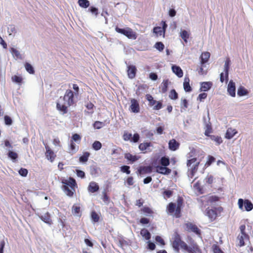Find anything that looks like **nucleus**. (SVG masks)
<instances>
[{"label": "nucleus", "mask_w": 253, "mask_h": 253, "mask_svg": "<svg viewBox=\"0 0 253 253\" xmlns=\"http://www.w3.org/2000/svg\"><path fill=\"white\" fill-rule=\"evenodd\" d=\"M76 102L75 97L73 92L70 89H67L64 95L60 97L57 101V109L62 114L67 113L68 108Z\"/></svg>", "instance_id": "1"}, {"label": "nucleus", "mask_w": 253, "mask_h": 253, "mask_svg": "<svg viewBox=\"0 0 253 253\" xmlns=\"http://www.w3.org/2000/svg\"><path fill=\"white\" fill-rule=\"evenodd\" d=\"M62 183L64 184L62 189L66 194L69 197H72L74 193L75 192V188L77 187V184L75 180L70 177L68 179L62 181Z\"/></svg>", "instance_id": "2"}, {"label": "nucleus", "mask_w": 253, "mask_h": 253, "mask_svg": "<svg viewBox=\"0 0 253 253\" xmlns=\"http://www.w3.org/2000/svg\"><path fill=\"white\" fill-rule=\"evenodd\" d=\"M200 160L195 158L188 160L187 166L188 167V176L190 178L192 179L197 172Z\"/></svg>", "instance_id": "3"}, {"label": "nucleus", "mask_w": 253, "mask_h": 253, "mask_svg": "<svg viewBox=\"0 0 253 253\" xmlns=\"http://www.w3.org/2000/svg\"><path fill=\"white\" fill-rule=\"evenodd\" d=\"M180 207L181 204L180 203L179 200H178L177 207H176V205L175 204L173 203H170L167 207L168 213L171 214L173 213L174 215L176 217H179L180 212Z\"/></svg>", "instance_id": "4"}, {"label": "nucleus", "mask_w": 253, "mask_h": 253, "mask_svg": "<svg viewBox=\"0 0 253 253\" xmlns=\"http://www.w3.org/2000/svg\"><path fill=\"white\" fill-rule=\"evenodd\" d=\"M115 30L117 32L123 34L126 36L129 39H135L136 36L132 30L129 28H126V29H121L118 27L115 28Z\"/></svg>", "instance_id": "5"}, {"label": "nucleus", "mask_w": 253, "mask_h": 253, "mask_svg": "<svg viewBox=\"0 0 253 253\" xmlns=\"http://www.w3.org/2000/svg\"><path fill=\"white\" fill-rule=\"evenodd\" d=\"M245 205V209L247 211H250L253 209V204L248 200H246L245 201L242 199H239L238 202L239 208L243 211V204Z\"/></svg>", "instance_id": "6"}, {"label": "nucleus", "mask_w": 253, "mask_h": 253, "mask_svg": "<svg viewBox=\"0 0 253 253\" xmlns=\"http://www.w3.org/2000/svg\"><path fill=\"white\" fill-rule=\"evenodd\" d=\"M172 246L174 250L178 252L179 250V245L182 242L180 235L177 232H174L172 235Z\"/></svg>", "instance_id": "7"}, {"label": "nucleus", "mask_w": 253, "mask_h": 253, "mask_svg": "<svg viewBox=\"0 0 253 253\" xmlns=\"http://www.w3.org/2000/svg\"><path fill=\"white\" fill-rule=\"evenodd\" d=\"M43 143L45 146V148L46 149L45 152V156L47 160H49L51 162H52L55 157V155L52 150L50 149L49 146H48L46 144H45L44 142Z\"/></svg>", "instance_id": "8"}, {"label": "nucleus", "mask_w": 253, "mask_h": 253, "mask_svg": "<svg viewBox=\"0 0 253 253\" xmlns=\"http://www.w3.org/2000/svg\"><path fill=\"white\" fill-rule=\"evenodd\" d=\"M129 110L134 113H138L139 112V104L138 102L136 99L133 98L131 99Z\"/></svg>", "instance_id": "9"}, {"label": "nucleus", "mask_w": 253, "mask_h": 253, "mask_svg": "<svg viewBox=\"0 0 253 253\" xmlns=\"http://www.w3.org/2000/svg\"><path fill=\"white\" fill-rule=\"evenodd\" d=\"M185 229L189 232H193L197 235L200 234V230L197 226L192 223L188 222L185 224Z\"/></svg>", "instance_id": "10"}, {"label": "nucleus", "mask_w": 253, "mask_h": 253, "mask_svg": "<svg viewBox=\"0 0 253 253\" xmlns=\"http://www.w3.org/2000/svg\"><path fill=\"white\" fill-rule=\"evenodd\" d=\"M227 91H228L229 94L230 95H231L232 97L235 96V95H236L235 84L232 81H230L229 82V84H228V86H227Z\"/></svg>", "instance_id": "11"}, {"label": "nucleus", "mask_w": 253, "mask_h": 253, "mask_svg": "<svg viewBox=\"0 0 253 253\" xmlns=\"http://www.w3.org/2000/svg\"><path fill=\"white\" fill-rule=\"evenodd\" d=\"M237 240L240 246H244L245 241L248 240V236L246 233L240 234L237 238Z\"/></svg>", "instance_id": "12"}, {"label": "nucleus", "mask_w": 253, "mask_h": 253, "mask_svg": "<svg viewBox=\"0 0 253 253\" xmlns=\"http://www.w3.org/2000/svg\"><path fill=\"white\" fill-rule=\"evenodd\" d=\"M127 75L129 78L133 79L135 77L136 69L134 66L130 65L127 67Z\"/></svg>", "instance_id": "13"}, {"label": "nucleus", "mask_w": 253, "mask_h": 253, "mask_svg": "<svg viewBox=\"0 0 253 253\" xmlns=\"http://www.w3.org/2000/svg\"><path fill=\"white\" fill-rule=\"evenodd\" d=\"M10 52L12 55L13 57L15 59H23V57L22 54L20 53V51H18L16 48L12 47L10 49Z\"/></svg>", "instance_id": "14"}, {"label": "nucleus", "mask_w": 253, "mask_h": 253, "mask_svg": "<svg viewBox=\"0 0 253 253\" xmlns=\"http://www.w3.org/2000/svg\"><path fill=\"white\" fill-rule=\"evenodd\" d=\"M99 189V187L97 183L92 181L90 182L88 186V191L91 193H94L97 191Z\"/></svg>", "instance_id": "15"}, {"label": "nucleus", "mask_w": 253, "mask_h": 253, "mask_svg": "<svg viewBox=\"0 0 253 253\" xmlns=\"http://www.w3.org/2000/svg\"><path fill=\"white\" fill-rule=\"evenodd\" d=\"M156 172L163 174H168L170 173L171 170L166 167L158 166L156 168Z\"/></svg>", "instance_id": "16"}, {"label": "nucleus", "mask_w": 253, "mask_h": 253, "mask_svg": "<svg viewBox=\"0 0 253 253\" xmlns=\"http://www.w3.org/2000/svg\"><path fill=\"white\" fill-rule=\"evenodd\" d=\"M172 72L179 78H181L183 76V71L180 67L173 65L171 67Z\"/></svg>", "instance_id": "17"}, {"label": "nucleus", "mask_w": 253, "mask_h": 253, "mask_svg": "<svg viewBox=\"0 0 253 253\" xmlns=\"http://www.w3.org/2000/svg\"><path fill=\"white\" fill-rule=\"evenodd\" d=\"M179 143L175 140L172 139L169 141V147L172 151H175L179 147Z\"/></svg>", "instance_id": "18"}, {"label": "nucleus", "mask_w": 253, "mask_h": 253, "mask_svg": "<svg viewBox=\"0 0 253 253\" xmlns=\"http://www.w3.org/2000/svg\"><path fill=\"white\" fill-rule=\"evenodd\" d=\"M206 215L212 221L214 220L216 217V213L214 210L207 209L206 210Z\"/></svg>", "instance_id": "19"}, {"label": "nucleus", "mask_w": 253, "mask_h": 253, "mask_svg": "<svg viewBox=\"0 0 253 253\" xmlns=\"http://www.w3.org/2000/svg\"><path fill=\"white\" fill-rule=\"evenodd\" d=\"M237 131L235 129L232 128H228L227 130L225 137L227 139L232 138L236 133Z\"/></svg>", "instance_id": "20"}, {"label": "nucleus", "mask_w": 253, "mask_h": 253, "mask_svg": "<svg viewBox=\"0 0 253 253\" xmlns=\"http://www.w3.org/2000/svg\"><path fill=\"white\" fill-rule=\"evenodd\" d=\"M212 84L210 82H203L201 83L200 89L201 91H207L211 88Z\"/></svg>", "instance_id": "21"}, {"label": "nucleus", "mask_w": 253, "mask_h": 253, "mask_svg": "<svg viewBox=\"0 0 253 253\" xmlns=\"http://www.w3.org/2000/svg\"><path fill=\"white\" fill-rule=\"evenodd\" d=\"M190 80L188 77H185L183 82V88L186 92H190L192 90L191 87L189 84Z\"/></svg>", "instance_id": "22"}, {"label": "nucleus", "mask_w": 253, "mask_h": 253, "mask_svg": "<svg viewBox=\"0 0 253 253\" xmlns=\"http://www.w3.org/2000/svg\"><path fill=\"white\" fill-rule=\"evenodd\" d=\"M230 62L229 59H227L225 61L224 65V71L225 72V78L226 80H227L228 77V71L229 69Z\"/></svg>", "instance_id": "23"}, {"label": "nucleus", "mask_w": 253, "mask_h": 253, "mask_svg": "<svg viewBox=\"0 0 253 253\" xmlns=\"http://www.w3.org/2000/svg\"><path fill=\"white\" fill-rule=\"evenodd\" d=\"M210 57V53L209 52H205L202 53L201 56V64L202 65L206 63Z\"/></svg>", "instance_id": "24"}, {"label": "nucleus", "mask_w": 253, "mask_h": 253, "mask_svg": "<svg viewBox=\"0 0 253 253\" xmlns=\"http://www.w3.org/2000/svg\"><path fill=\"white\" fill-rule=\"evenodd\" d=\"M72 211L75 215L81 216V207L79 205H74L72 207Z\"/></svg>", "instance_id": "25"}, {"label": "nucleus", "mask_w": 253, "mask_h": 253, "mask_svg": "<svg viewBox=\"0 0 253 253\" xmlns=\"http://www.w3.org/2000/svg\"><path fill=\"white\" fill-rule=\"evenodd\" d=\"M40 218L43 221L48 224H51L52 223V221L50 218L48 212H46L43 215H41Z\"/></svg>", "instance_id": "26"}, {"label": "nucleus", "mask_w": 253, "mask_h": 253, "mask_svg": "<svg viewBox=\"0 0 253 253\" xmlns=\"http://www.w3.org/2000/svg\"><path fill=\"white\" fill-rule=\"evenodd\" d=\"M189 36L190 33L188 31L184 30H181L180 32V36L185 42H187V40L189 39Z\"/></svg>", "instance_id": "27"}, {"label": "nucleus", "mask_w": 253, "mask_h": 253, "mask_svg": "<svg viewBox=\"0 0 253 253\" xmlns=\"http://www.w3.org/2000/svg\"><path fill=\"white\" fill-rule=\"evenodd\" d=\"M189 247L191 251L188 252L189 253H201V250L196 244L193 243Z\"/></svg>", "instance_id": "28"}, {"label": "nucleus", "mask_w": 253, "mask_h": 253, "mask_svg": "<svg viewBox=\"0 0 253 253\" xmlns=\"http://www.w3.org/2000/svg\"><path fill=\"white\" fill-rule=\"evenodd\" d=\"M79 147L77 146L75 143V142L70 141V146H69V153L72 155L75 153L78 150Z\"/></svg>", "instance_id": "29"}, {"label": "nucleus", "mask_w": 253, "mask_h": 253, "mask_svg": "<svg viewBox=\"0 0 253 253\" xmlns=\"http://www.w3.org/2000/svg\"><path fill=\"white\" fill-rule=\"evenodd\" d=\"M141 235L146 240H149L151 238L150 232L146 229H143L140 231Z\"/></svg>", "instance_id": "30"}, {"label": "nucleus", "mask_w": 253, "mask_h": 253, "mask_svg": "<svg viewBox=\"0 0 253 253\" xmlns=\"http://www.w3.org/2000/svg\"><path fill=\"white\" fill-rule=\"evenodd\" d=\"M125 158L127 159V160L130 161L133 163L137 160H138V157L136 156H133L130 153H126L125 154Z\"/></svg>", "instance_id": "31"}, {"label": "nucleus", "mask_w": 253, "mask_h": 253, "mask_svg": "<svg viewBox=\"0 0 253 253\" xmlns=\"http://www.w3.org/2000/svg\"><path fill=\"white\" fill-rule=\"evenodd\" d=\"M152 171L151 167H141L138 169L140 174H144L146 173H150Z\"/></svg>", "instance_id": "32"}, {"label": "nucleus", "mask_w": 253, "mask_h": 253, "mask_svg": "<svg viewBox=\"0 0 253 253\" xmlns=\"http://www.w3.org/2000/svg\"><path fill=\"white\" fill-rule=\"evenodd\" d=\"M153 32L157 35V36H160L162 35L164 36L165 33L161 27H155L153 29Z\"/></svg>", "instance_id": "33"}, {"label": "nucleus", "mask_w": 253, "mask_h": 253, "mask_svg": "<svg viewBox=\"0 0 253 253\" xmlns=\"http://www.w3.org/2000/svg\"><path fill=\"white\" fill-rule=\"evenodd\" d=\"M169 82L168 80H164L161 84V88L162 93H165L167 91L168 86Z\"/></svg>", "instance_id": "34"}, {"label": "nucleus", "mask_w": 253, "mask_h": 253, "mask_svg": "<svg viewBox=\"0 0 253 253\" xmlns=\"http://www.w3.org/2000/svg\"><path fill=\"white\" fill-rule=\"evenodd\" d=\"M90 156V153L88 152L83 153V155L80 158V162L85 163L88 160V157Z\"/></svg>", "instance_id": "35"}, {"label": "nucleus", "mask_w": 253, "mask_h": 253, "mask_svg": "<svg viewBox=\"0 0 253 253\" xmlns=\"http://www.w3.org/2000/svg\"><path fill=\"white\" fill-rule=\"evenodd\" d=\"M78 4L83 8H87L89 5V2L87 0H78Z\"/></svg>", "instance_id": "36"}, {"label": "nucleus", "mask_w": 253, "mask_h": 253, "mask_svg": "<svg viewBox=\"0 0 253 253\" xmlns=\"http://www.w3.org/2000/svg\"><path fill=\"white\" fill-rule=\"evenodd\" d=\"M151 146V143L148 142L142 143L139 144V148L142 151H144L146 150L148 147Z\"/></svg>", "instance_id": "37"}, {"label": "nucleus", "mask_w": 253, "mask_h": 253, "mask_svg": "<svg viewBox=\"0 0 253 253\" xmlns=\"http://www.w3.org/2000/svg\"><path fill=\"white\" fill-rule=\"evenodd\" d=\"M247 90L243 87L241 86L237 90V94L240 96H244L247 94Z\"/></svg>", "instance_id": "38"}, {"label": "nucleus", "mask_w": 253, "mask_h": 253, "mask_svg": "<svg viewBox=\"0 0 253 253\" xmlns=\"http://www.w3.org/2000/svg\"><path fill=\"white\" fill-rule=\"evenodd\" d=\"M7 32L9 35H15L16 33V29L14 25H9L7 28Z\"/></svg>", "instance_id": "39"}, {"label": "nucleus", "mask_w": 253, "mask_h": 253, "mask_svg": "<svg viewBox=\"0 0 253 253\" xmlns=\"http://www.w3.org/2000/svg\"><path fill=\"white\" fill-rule=\"evenodd\" d=\"M81 140V136L78 134L75 133V134H73V136H72L70 141L75 142L79 144V143H80Z\"/></svg>", "instance_id": "40"}, {"label": "nucleus", "mask_w": 253, "mask_h": 253, "mask_svg": "<svg viewBox=\"0 0 253 253\" xmlns=\"http://www.w3.org/2000/svg\"><path fill=\"white\" fill-rule=\"evenodd\" d=\"M92 147L94 150L95 151H98L101 148L102 144L99 141H95L92 144Z\"/></svg>", "instance_id": "41"}, {"label": "nucleus", "mask_w": 253, "mask_h": 253, "mask_svg": "<svg viewBox=\"0 0 253 253\" xmlns=\"http://www.w3.org/2000/svg\"><path fill=\"white\" fill-rule=\"evenodd\" d=\"M25 67L26 71L30 74H33L34 73L35 71H34V68L30 64H29L28 63H26L25 64Z\"/></svg>", "instance_id": "42"}, {"label": "nucleus", "mask_w": 253, "mask_h": 253, "mask_svg": "<svg viewBox=\"0 0 253 253\" xmlns=\"http://www.w3.org/2000/svg\"><path fill=\"white\" fill-rule=\"evenodd\" d=\"M179 247L181 248V249L187 252L191 251V249L190 247L187 246V245L183 241H182L180 244L179 245Z\"/></svg>", "instance_id": "43"}, {"label": "nucleus", "mask_w": 253, "mask_h": 253, "mask_svg": "<svg viewBox=\"0 0 253 253\" xmlns=\"http://www.w3.org/2000/svg\"><path fill=\"white\" fill-rule=\"evenodd\" d=\"M121 171L122 172L126 173L127 174H129L130 173V170H129L130 167L127 166H122L121 168Z\"/></svg>", "instance_id": "44"}, {"label": "nucleus", "mask_w": 253, "mask_h": 253, "mask_svg": "<svg viewBox=\"0 0 253 253\" xmlns=\"http://www.w3.org/2000/svg\"><path fill=\"white\" fill-rule=\"evenodd\" d=\"M169 97L171 99H176L178 97V94L174 89H172L170 91Z\"/></svg>", "instance_id": "45"}, {"label": "nucleus", "mask_w": 253, "mask_h": 253, "mask_svg": "<svg viewBox=\"0 0 253 253\" xmlns=\"http://www.w3.org/2000/svg\"><path fill=\"white\" fill-rule=\"evenodd\" d=\"M92 15L96 17L98 14V9L95 7L91 6L88 10Z\"/></svg>", "instance_id": "46"}, {"label": "nucleus", "mask_w": 253, "mask_h": 253, "mask_svg": "<svg viewBox=\"0 0 253 253\" xmlns=\"http://www.w3.org/2000/svg\"><path fill=\"white\" fill-rule=\"evenodd\" d=\"M161 163L163 166L166 167L169 164V159L165 157H162L161 160Z\"/></svg>", "instance_id": "47"}, {"label": "nucleus", "mask_w": 253, "mask_h": 253, "mask_svg": "<svg viewBox=\"0 0 253 253\" xmlns=\"http://www.w3.org/2000/svg\"><path fill=\"white\" fill-rule=\"evenodd\" d=\"M73 88L74 90V96L76 98L77 97L79 93V87L78 85L76 84H73Z\"/></svg>", "instance_id": "48"}, {"label": "nucleus", "mask_w": 253, "mask_h": 253, "mask_svg": "<svg viewBox=\"0 0 253 253\" xmlns=\"http://www.w3.org/2000/svg\"><path fill=\"white\" fill-rule=\"evenodd\" d=\"M155 47L159 51H162L164 48V45L161 42H157L155 44Z\"/></svg>", "instance_id": "49"}, {"label": "nucleus", "mask_w": 253, "mask_h": 253, "mask_svg": "<svg viewBox=\"0 0 253 253\" xmlns=\"http://www.w3.org/2000/svg\"><path fill=\"white\" fill-rule=\"evenodd\" d=\"M180 105L182 109H185L188 107V102L185 98L181 99Z\"/></svg>", "instance_id": "50"}, {"label": "nucleus", "mask_w": 253, "mask_h": 253, "mask_svg": "<svg viewBox=\"0 0 253 253\" xmlns=\"http://www.w3.org/2000/svg\"><path fill=\"white\" fill-rule=\"evenodd\" d=\"M12 80L13 82L19 84L22 82V78L21 77L14 76L12 77Z\"/></svg>", "instance_id": "51"}, {"label": "nucleus", "mask_w": 253, "mask_h": 253, "mask_svg": "<svg viewBox=\"0 0 253 253\" xmlns=\"http://www.w3.org/2000/svg\"><path fill=\"white\" fill-rule=\"evenodd\" d=\"M91 218L93 221L95 222H98L99 219L98 214L94 211L91 213Z\"/></svg>", "instance_id": "52"}, {"label": "nucleus", "mask_w": 253, "mask_h": 253, "mask_svg": "<svg viewBox=\"0 0 253 253\" xmlns=\"http://www.w3.org/2000/svg\"><path fill=\"white\" fill-rule=\"evenodd\" d=\"M163 194L164 198H169L172 195V191L170 190H166L164 191Z\"/></svg>", "instance_id": "53"}, {"label": "nucleus", "mask_w": 253, "mask_h": 253, "mask_svg": "<svg viewBox=\"0 0 253 253\" xmlns=\"http://www.w3.org/2000/svg\"><path fill=\"white\" fill-rule=\"evenodd\" d=\"M124 139L126 141L132 140V134L131 133H125L123 135Z\"/></svg>", "instance_id": "54"}, {"label": "nucleus", "mask_w": 253, "mask_h": 253, "mask_svg": "<svg viewBox=\"0 0 253 253\" xmlns=\"http://www.w3.org/2000/svg\"><path fill=\"white\" fill-rule=\"evenodd\" d=\"M19 173L22 176H26L28 173V170L26 169L21 168L19 170Z\"/></svg>", "instance_id": "55"}, {"label": "nucleus", "mask_w": 253, "mask_h": 253, "mask_svg": "<svg viewBox=\"0 0 253 253\" xmlns=\"http://www.w3.org/2000/svg\"><path fill=\"white\" fill-rule=\"evenodd\" d=\"M8 157L12 160H15L17 158V154L13 151H9Z\"/></svg>", "instance_id": "56"}, {"label": "nucleus", "mask_w": 253, "mask_h": 253, "mask_svg": "<svg viewBox=\"0 0 253 253\" xmlns=\"http://www.w3.org/2000/svg\"><path fill=\"white\" fill-rule=\"evenodd\" d=\"M4 122L5 124L7 125H11L12 123L11 119L7 116L4 117Z\"/></svg>", "instance_id": "57"}, {"label": "nucleus", "mask_w": 253, "mask_h": 253, "mask_svg": "<svg viewBox=\"0 0 253 253\" xmlns=\"http://www.w3.org/2000/svg\"><path fill=\"white\" fill-rule=\"evenodd\" d=\"M103 126V123L99 121H96L94 124V127L96 129H99Z\"/></svg>", "instance_id": "58"}, {"label": "nucleus", "mask_w": 253, "mask_h": 253, "mask_svg": "<svg viewBox=\"0 0 253 253\" xmlns=\"http://www.w3.org/2000/svg\"><path fill=\"white\" fill-rule=\"evenodd\" d=\"M207 96V94L206 93H201L199 95L198 99L200 100V101H203V99H205Z\"/></svg>", "instance_id": "59"}, {"label": "nucleus", "mask_w": 253, "mask_h": 253, "mask_svg": "<svg viewBox=\"0 0 253 253\" xmlns=\"http://www.w3.org/2000/svg\"><path fill=\"white\" fill-rule=\"evenodd\" d=\"M139 139V135L138 133H135L133 136H132L131 141L134 142H137Z\"/></svg>", "instance_id": "60"}, {"label": "nucleus", "mask_w": 253, "mask_h": 253, "mask_svg": "<svg viewBox=\"0 0 253 253\" xmlns=\"http://www.w3.org/2000/svg\"><path fill=\"white\" fill-rule=\"evenodd\" d=\"M205 180H206V182H207V183H208L209 184H211V183H212L213 182V177L211 175L208 176L206 178Z\"/></svg>", "instance_id": "61"}, {"label": "nucleus", "mask_w": 253, "mask_h": 253, "mask_svg": "<svg viewBox=\"0 0 253 253\" xmlns=\"http://www.w3.org/2000/svg\"><path fill=\"white\" fill-rule=\"evenodd\" d=\"M215 161V158L209 156L208 161H207L206 165H207L208 166L211 165V164L213 163Z\"/></svg>", "instance_id": "62"}, {"label": "nucleus", "mask_w": 253, "mask_h": 253, "mask_svg": "<svg viewBox=\"0 0 253 253\" xmlns=\"http://www.w3.org/2000/svg\"><path fill=\"white\" fill-rule=\"evenodd\" d=\"M155 104L153 108L154 110H159L162 108V104L161 102L157 101Z\"/></svg>", "instance_id": "63"}, {"label": "nucleus", "mask_w": 253, "mask_h": 253, "mask_svg": "<svg viewBox=\"0 0 253 253\" xmlns=\"http://www.w3.org/2000/svg\"><path fill=\"white\" fill-rule=\"evenodd\" d=\"M213 250L214 253H223L220 249L217 246H214Z\"/></svg>", "instance_id": "64"}]
</instances>
